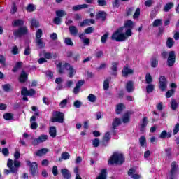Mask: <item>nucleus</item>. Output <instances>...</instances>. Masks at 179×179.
<instances>
[{"label": "nucleus", "instance_id": "aec40b11", "mask_svg": "<svg viewBox=\"0 0 179 179\" xmlns=\"http://www.w3.org/2000/svg\"><path fill=\"white\" fill-rule=\"evenodd\" d=\"M134 26H135V22H134L131 20H128L124 23V26L122 27H123L124 29H133Z\"/></svg>", "mask_w": 179, "mask_h": 179}, {"label": "nucleus", "instance_id": "680f3d73", "mask_svg": "<svg viewBox=\"0 0 179 179\" xmlns=\"http://www.w3.org/2000/svg\"><path fill=\"white\" fill-rule=\"evenodd\" d=\"M73 106L76 108H80V107H82V103L79 100H76V101H74L73 103Z\"/></svg>", "mask_w": 179, "mask_h": 179}, {"label": "nucleus", "instance_id": "e2e57ef3", "mask_svg": "<svg viewBox=\"0 0 179 179\" xmlns=\"http://www.w3.org/2000/svg\"><path fill=\"white\" fill-rule=\"evenodd\" d=\"M99 6H107V1L106 0H98Z\"/></svg>", "mask_w": 179, "mask_h": 179}, {"label": "nucleus", "instance_id": "bf43d9fd", "mask_svg": "<svg viewBox=\"0 0 179 179\" xmlns=\"http://www.w3.org/2000/svg\"><path fill=\"white\" fill-rule=\"evenodd\" d=\"M31 54V49L30 48V46H27L25 48L24 55L26 56H29Z\"/></svg>", "mask_w": 179, "mask_h": 179}, {"label": "nucleus", "instance_id": "20e7f679", "mask_svg": "<svg viewBox=\"0 0 179 179\" xmlns=\"http://www.w3.org/2000/svg\"><path fill=\"white\" fill-rule=\"evenodd\" d=\"M51 118L52 122H59V124H64V113L59 111H54Z\"/></svg>", "mask_w": 179, "mask_h": 179}, {"label": "nucleus", "instance_id": "72a5a7b5", "mask_svg": "<svg viewBox=\"0 0 179 179\" xmlns=\"http://www.w3.org/2000/svg\"><path fill=\"white\" fill-rule=\"evenodd\" d=\"M48 149H47V148H42L41 150H38L36 152V155L37 156H43V155H45L46 153H48Z\"/></svg>", "mask_w": 179, "mask_h": 179}, {"label": "nucleus", "instance_id": "c756f323", "mask_svg": "<svg viewBox=\"0 0 179 179\" xmlns=\"http://www.w3.org/2000/svg\"><path fill=\"white\" fill-rule=\"evenodd\" d=\"M111 81V77L107 78L104 82H103V90H108V88L110 87V82Z\"/></svg>", "mask_w": 179, "mask_h": 179}, {"label": "nucleus", "instance_id": "473e14b6", "mask_svg": "<svg viewBox=\"0 0 179 179\" xmlns=\"http://www.w3.org/2000/svg\"><path fill=\"white\" fill-rule=\"evenodd\" d=\"M150 64L152 68H157V65H159V60H157L156 57H152L150 60Z\"/></svg>", "mask_w": 179, "mask_h": 179}, {"label": "nucleus", "instance_id": "b1692460", "mask_svg": "<svg viewBox=\"0 0 179 179\" xmlns=\"http://www.w3.org/2000/svg\"><path fill=\"white\" fill-rule=\"evenodd\" d=\"M170 106H171V110H173V111H176V110L178 108V103H177V100L174 99H171L170 102Z\"/></svg>", "mask_w": 179, "mask_h": 179}, {"label": "nucleus", "instance_id": "7c9ffc66", "mask_svg": "<svg viewBox=\"0 0 179 179\" xmlns=\"http://www.w3.org/2000/svg\"><path fill=\"white\" fill-rule=\"evenodd\" d=\"M49 134L52 138H55V136H57V128L54 126L51 127L49 130Z\"/></svg>", "mask_w": 179, "mask_h": 179}, {"label": "nucleus", "instance_id": "c85d7f7f", "mask_svg": "<svg viewBox=\"0 0 179 179\" xmlns=\"http://www.w3.org/2000/svg\"><path fill=\"white\" fill-rule=\"evenodd\" d=\"M118 62H112L111 71H113L112 75H117V71H118Z\"/></svg>", "mask_w": 179, "mask_h": 179}, {"label": "nucleus", "instance_id": "052dcab7", "mask_svg": "<svg viewBox=\"0 0 179 179\" xmlns=\"http://www.w3.org/2000/svg\"><path fill=\"white\" fill-rule=\"evenodd\" d=\"M22 96H29V90L27 87H24L21 91Z\"/></svg>", "mask_w": 179, "mask_h": 179}, {"label": "nucleus", "instance_id": "69168bd1", "mask_svg": "<svg viewBox=\"0 0 179 179\" xmlns=\"http://www.w3.org/2000/svg\"><path fill=\"white\" fill-rule=\"evenodd\" d=\"M160 24H162V20L160 19H157L153 22L154 27H157L158 26H160Z\"/></svg>", "mask_w": 179, "mask_h": 179}, {"label": "nucleus", "instance_id": "6e6552de", "mask_svg": "<svg viewBox=\"0 0 179 179\" xmlns=\"http://www.w3.org/2000/svg\"><path fill=\"white\" fill-rule=\"evenodd\" d=\"M64 68L66 71H69V78H73L75 76V74L76 73V70L73 69V66H72L69 63H66L64 64Z\"/></svg>", "mask_w": 179, "mask_h": 179}, {"label": "nucleus", "instance_id": "f257e3e1", "mask_svg": "<svg viewBox=\"0 0 179 179\" xmlns=\"http://www.w3.org/2000/svg\"><path fill=\"white\" fill-rule=\"evenodd\" d=\"M124 31V27H120L116 31H115L111 36V40L121 43L127 40L125 37V34L122 33Z\"/></svg>", "mask_w": 179, "mask_h": 179}, {"label": "nucleus", "instance_id": "6ab92c4d", "mask_svg": "<svg viewBox=\"0 0 179 179\" xmlns=\"http://www.w3.org/2000/svg\"><path fill=\"white\" fill-rule=\"evenodd\" d=\"M69 33H70V34H71V36H78V33H79V30L78 29V28L73 25L70 26L69 28Z\"/></svg>", "mask_w": 179, "mask_h": 179}, {"label": "nucleus", "instance_id": "412c9836", "mask_svg": "<svg viewBox=\"0 0 179 179\" xmlns=\"http://www.w3.org/2000/svg\"><path fill=\"white\" fill-rule=\"evenodd\" d=\"M37 47L40 50H43L44 47H45V43H44V41H43V38H36L35 40Z\"/></svg>", "mask_w": 179, "mask_h": 179}, {"label": "nucleus", "instance_id": "ddd939ff", "mask_svg": "<svg viewBox=\"0 0 179 179\" xmlns=\"http://www.w3.org/2000/svg\"><path fill=\"white\" fill-rule=\"evenodd\" d=\"M87 8H89V5L87 4H80L73 6L72 10L73 12H78L82 10V9H87Z\"/></svg>", "mask_w": 179, "mask_h": 179}, {"label": "nucleus", "instance_id": "8fccbe9b", "mask_svg": "<svg viewBox=\"0 0 179 179\" xmlns=\"http://www.w3.org/2000/svg\"><path fill=\"white\" fill-rule=\"evenodd\" d=\"M0 64L5 66L6 65V58L3 55H0Z\"/></svg>", "mask_w": 179, "mask_h": 179}, {"label": "nucleus", "instance_id": "7ed1b4c3", "mask_svg": "<svg viewBox=\"0 0 179 179\" xmlns=\"http://www.w3.org/2000/svg\"><path fill=\"white\" fill-rule=\"evenodd\" d=\"M178 170V165H177V162L173 161L171 163V170L167 176L168 179H176L177 178V171Z\"/></svg>", "mask_w": 179, "mask_h": 179}, {"label": "nucleus", "instance_id": "864d4df0", "mask_svg": "<svg viewBox=\"0 0 179 179\" xmlns=\"http://www.w3.org/2000/svg\"><path fill=\"white\" fill-rule=\"evenodd\" d=\"M16 12H17V7H16V3H13L10 13H12V15H15Z\"/></svg>", "mask_w": 179, "mask_h": 179}, {"label": "nucleus", "instance_id": "c9c22d12", "mask_svg": "<svg viewBox=\"0 0 179 179\" xmlns=\"http://www.w3.org/2000/svg\"><path fill=\"white\" fill-rule=\"evenodd\" d=\"M87 100L90 103H96V101L97 100V96H96V95H94L93 94H90L87 96Z\"/></svg>", "mask_w": 179, "mask_h": 179}, {"label": "nucleus", "instance_id": "4d7b16f0", "mask_svg": "<svg viewBox=\"0 0 179 179\" xmlns=\"http://www.w3.org/2000/svg\"><path fill=\"white\" fill-rule=\"evenodd\" d=\"M27 12H34L36 7L33 4H29L27 7Z\"/></svg>", "mask_w": 179, "mask_h": 179}, {"label": "nucleus", "instance_id": "0e129e2a", "mask_svg": "<svg viewBox=\"0 0 179 179\" xmlns=\"http://www.w3.org/2000/svg\"><path fill=\"white\" fill-rule=\"evenodd\" d=\"M93 31H94V28L92 27H90L85 29V33L86 34H90L91 33H93Z\"/></svg>", "mask_w": 179, "mask_h": 179}, {"label": "nucleus", "instance_id": "5701e85b", "mask_svg": "<svg viewBox=\"0 0 179 179\" xmlns=\"http://www.w3.org/2000/svg\"><path fill=\"white\" fill-rule=\"evenodd\" d=\"M106 17H107V13L104 11H99L96 15V19H101L103 21L106 20Z\"/></svg>", "mask_w": 179, "mask_h": 179}, {"label": "nucleus", "instance_id": "3c124183", "mask_svg": "<svg viewBox=\"0 0 179 179\" xmlns=\"http://www.w3.org/2000/svg\"><path fill=\"white\" fill-rule=\"evenodd\" d=\"M61 157L63 160H68L71 157V155L68 152H64L62 153Z\"/></svg>", "mask_w": 179, "mask_h": 179}, {"label": "nucleus", "instance_id": "f8f14e48", "mask_svg": "<svg viewBox=\"0 0 179 179\" xmlns=\"http://www.w3.org/2000/svg\"><path fill=\"white\" fill-rule=\"evenodd\" d=\"M61 173L64 179L72 178V174L71 173V171H69V170H68L67 169H61Z\"/></svg>", "mask_w": 179, "mask_h": 179}, {"label": "nucleus", "instance_id": "603ef678", "mask_svg": "<svg viewBox=\"0 0 179 179\" xmlns=\"http://www.w3.org/2000/svg\"><path fill=\"white\" fill-rule=\"evenodd\" d=\"M109 34L106 32L103 36H101V43H104L107 42V39L108 38Z\"/></svg>", "mask_w": 179, "mask_h": 179}, {"label": "nucleus", "instance_id": "f704fd0d", "mask_svg": "<svg viewBox=\"0 0 179 179\" xmlns=\"http://www.w3.org/2000/svg\"><path fill=\"white\" fill-rule=\"evenodd\" d=\"M152 82H153L152 75H150L149 73H147L145 75V83H147V85H150Z\"/></svg>", "mask_w": 179, "mask_h": 179}, {"label": "nucleus", "instance_id": "338daca9", "mask_svg": "<svg viewBox=\"0 0 179 179\" xmlns=\"http://www.w3.org/2000/svg\"><path fill=\"white\" fill-rule=\"evenodd\" d=\"M53 22L55 24L59 25L61 24V18L58 16L54 18Z\"/></svg>", "mask_w": 179, "mask_h": 179}, {"label": "nucleus", "instance_id": "37998d69", "mask_svg": "<svg viewBox=\"0 0 179 179\" xmlns=\"http://www.w3.org/2000/svg\"><path fill=\"white\" fill-rule=\"evenodd\" d=\"M140 145L142 148H145V145H146V137L145 136H142L139 138Z\"/></svg>", "mask_w": 179, "mask_h": 179}, {"label": "nucleus", "instance_id": "ea45409f", "mask_svg": "<svg viewBox=\"0 0 179 179\" xmlns=\"http://www.w3.org/2000/svg\"><path fill=\"white\" fill-rule=\"evenodd\" d=\"M64 44H66V45H69V47H73V42L71 38H65Z\"/></svg>", "mask_w": 179, "mask_h": 179}, {"label": "nucleus", "instance_id": "4468645a", "mask_svg": "<svg viewBox=\"0 0 179 179\" xmlns=\"http://www.w3.org/2000/svg\"><path fill=\"white\" fill-rule=\"evenodd\" d=\"M37 169H38L37 162H32L31 164L30 165V172L31 176H33L34 177L37 174Z\"/></svg>", "mask_w": 179, "mask_h": 179}, {"label": "nucleus", "instance_id": "1a4fd4ad", "mask_svg": "<svg viewBox=\"0 0 179 179\" xmlns=\"http://www.w3.org/2000/svg\"><path fill=\"white\" fill-rule=\"evenodd\" d=\"M13 34L15 37H22V36L27 34V28L25 27H20L19 29L13 32Z\"/></svg>", "mask_w": 179, "mask_h": 179}, {"label": "nucleus", "instance_id": "f3484780", "mask_svg": "<svg viewBox=\"0 0 179 179\" xmlns=\"http://www.w3.org/2000/svg\"><path fill=\"white\" fill-rule=\"evenodd\" d=\"M134 73V70L128 68V67H124L122 71V75L124 78H127L128 75H132Z\"/></svg>", "mask_w": 179, "mask_h": 179}, {"label": "nucleus", "instance_id": "a18cd8bd", "mask_svg": "<svg viewBox=\"0 0 179 179\" xmlns=\"http://www.w3.org/2000/svg\"><path fill=\"white\" fill-rule=\"evenodd\" d=\"M122 110H124V103H119L117 106L116 114H120L121 111H122Z\"/></svg>", "mask_w": 179, "mask_h": 179}, {"label": "nucleus", "instance_id": "4c0bfd02", "mask_svg": "<svg viewBox=\"0 0 179 179\" xmlns=\"http://www.w3.org/2000/svg\"><path fill=\"white\" fill-rule=\"evenodd\" d=\"M173 6H174V3L172 2L166 3L164 7V12H169V10H170Z\"/></svg>", "mask_w": 179, "mask_h": 179}, {"label": "nucleus", "instance_id": "a878e982", "mask_svg": "<svg viewBox=\"0 0 179 179\" xmlns=\"http://www.w3.org/2000/svg\"><path fill=\"white\" fill-rule=\"evenodd\" d=\"M134 82L129 81L126 85V90L128 93H132L134 92Z\"/></svg>", "mask_w": 179, "mask_h": 179}, {"label": "nucleus", "instance_id": "cd10ccee", "mask_svg": "<svg viewBox=\"0 0 179 179\" xmlns=\"http://www.w3.org/2000/svg\"><path fill=\"white\" fill-rule=\"evenodd\" d=\"M119 125H121V120H120L118 117H115L112 122L113 129H115V128H117V127Z\"/></svg>", "mask_w": 179, "mask_h": 179}, {"label": "nucleus", "instance_id": "39448f33", "mask_svg": "<svg viewBox=\"0 0 179 179\" xmlns=\"http://www.w3.org/2000/svg\"><path fill=\"white\" fill-rule=\"evenodd\" d=\"M7 167H8L10 170L4 169V174H6V176H8V174H10V173H12L13 174L17 173V169L13 167V160H12L10 158H9L7 161Z\"/></svg>", "mask_w": 179, "mask_h": 179}, {"label": "nucleus", "instance_id": "dca6fc26", "mask_svg": "<svg viewBox=\"0 0 179 179\" xmlns=\"http://www.w3.org/2000/svg\"><path fill=\"white\" fill-rule=\"evenodd\" d=\"M136 171L135 170V169L134 168L130 169L128 171V176H131V178H134V179H140L141 175L135 173Z\"/></svg>", "mask_w": 179, "mask_h": 179}, {"label": "nucleus", "instance_id": "f03ea898", "mask_svg": "<svg viewBox=\"0 0 179 179\" xmlns=\"http://www.w3.org/2000/svg\"><path fill=\"white\" fill-rule=\"evenodd\" d=\"M124 155L117 152H115L108 161V164H122L124 162Z\"/></svg>", "mask_w": 179, "mask_h": 179}, {"label": "nucleus", "instance_id": "9d476101", "mask_svg": "<svg viewBox=\"0 0 179 179\" xmlns=\"http://www.w3.org/2000/svg\"><path fill=\"white\" fill-rule=\"evenodd\" d=\"M159 89H161L162 92L167 90V80L164 76L159 78Z\"/></svg>", "mask_w": 179, "mask_h": 179}, {"label": "nucleus", "instance_id": "a19ab883", "mask_svg": "<svg viewBox=\"0 0 179 179\" xmlns=\"http://www.w3.org/2000/svg\"><path fill=\"white\" fill-rule=\"evenodd\" d=\"M2 88L3 89L4 92H12L13 90L12 85L10 84H5L2 86Z\"/></svg>", "mask_w": 179, "mask_h": 179}, {"label": "nucleus", "instance_id": "4be33fe9", "mask_svg": "<svg viewBox=\"0 0 179 179\" xmlns=\"http://www.w3.org/2000/svg\"><path fill=\"white\" fill-rule=\"evenodd\" d=\"M148 125V117H145L143 118L142 123L141 124L140 131L141 132H145V129Z\"/></svg>", "mask_w": 179, "mask_h": 179}, {"label": "nucleus", "instance_id": "49530a36", "mask_svg": "<svg viewBox=\"0 0 179 179\" xmlns=\"http://www.w3.org/2000/svg\"><path fill=\"white\" fill-rule=\"evenodd\" d=\"M3 118L4 120H6V121H9L10 120H13V115L11 113H5L3 115Z\"/></svg>", "mask_w": 179, "mask_h": 179}, {"label": "nucleus", "instance_id": "58836bf2", "mask_svg": "<svg viewBox=\"0 0 179 179\" xmlns=\"http://www.w3.org/2000/svg\"><path fill=\"white\" fill-rule=\"evenodd\" d=\"M111 139V136L110 135V132H106L104 135L103 139V143H107L108 141Z\"/></svg>", "mask_w": 179, "mask_h": 179}, {"label": "nucleus", "instance_id": "9b49d317", "mask_svg": "<svg viewBox=\"0 0 179 179\" xmlns=\"http://www.w3.org/2000/svg\"><path fill=\"white\" fill-rule=\"evenodd\" d=\"M95 20L94 19H85L83 22H80V27H85L86 26H90V24H94Z\"/></svg>", "mask_w": 179, "mask_h": 179}, {"label": "nucleus", "instance_id": "774afa93", "mask_svg": "<svg viewBox=\"0 0 179 179\" xmlns=\"http://www.w3.org/2000/svg\"><path fill=\"white\" fill-rule=\"evenodd\" d=\"M2 154L3 155V156H9V149L6 148H3L1 150Z\"/></svg>", "mask_w": 179, "mask_h": 179}, {"label": "nucleus", "instance_id": "a211bd4d", "mask_svg": "<svg viewBox=\"0 0 179 179\" xmlns=\"http://www.w3.org/2000/svg\"><path fill=\"white\" fill-rule=\"evenodd\" d=\"M131 114H133V113L131 111H127L124 114L123 118H122V122H124V124H127L129 122V118H131Z\"/></svg>", "mask_w": 179, "mask_h": 179}, {"label": "nucleus", "instance_id": "bb28decb", "mask_svg": "<svg viewBox=\"0 0 179 179\" xmlns=\"http://www.w3.org/2000/svg\"><path fill=\"white\" fill-rule=\"evenodd\" d=\"M24 24V21L23 20H15L12 22V25L13 27H17L19 26H23Z\"/></svg>", "mask_w": 179, "mask_h": 179}, {"label": "nucleus", "instance_id": "6e6d98bb", "mask_svg": "<svg viewBox=\"0 0 179 179\" xmlns=\"http://www.w3.org/2000/svg\"><path fill=\"white\" fill-rule=\"evenodd\" d=\"M31 27H38L40 26V24L38 23V21H36L35 19H33L31 21Z\"/></svg>", "mask_w": 179, "mask_h": 179}, {"label": "nucleus", "instance_id": "5fc2aeb1", "mask_svg": "<svg viewBox=\"0 0 179 179\" xmlns=\"http://www.w3.org/2000/svg\"><path fill=\"white\" fill-rule=\"evenodd\" d=\"M139 16H141V8H138L135 11L133 17L134 19H138Z\"/></svg>", "mask_w": 179, "mask_h": 179}, {"label": "nucleus", "instance_id": "13d9d810", "mask_svg": "<svg viewBox=\"0 0 179 179\" xmlns=\"http://www.w3.org/2000/svg\"><path fill=\"white\" fill-rule=\"evenodd\" d=\"M104 55V52L103 50H96L95 52V57L96 58H101Z\"/></svg>", "mask_w": 179, "mask_h": 179}, {"label": "nucleus", "instance_id": "2f4dec72", "mask_svg": "<svg viewBox=\"0 0 179 179\" xmlns=\"http://www.w3.org/2000/svg\"><path fill=\"white\" fill-rule=\"evenodd\" d=\"M56 16H57V17H64V16H66V11L64 10H57L55 12Z\"/></svg>", "mask_w": 179, "mask_h": 179}, {"label": "nucleus", "instance_id": "e433bc0d", "mask_svg": "<svg viewBox=\"0 0 179 179\" xmlns=\"http://www.w3.org/2000/svg\"><path fill=\"white\" fill-rule=\"evenodd\" d=\"M174 39L173 38H168L166 41V47L171 48L174 45Z\"/></svg>", "mask_w": 179, "mask_h": 179}, {"label": "nucleus", "instance_id": "c03bdc74", "mask_svg": "<svg viewBox=\"0 0 179 179\" xmlns=\"http://www.w3.org/2000/svg\"><path fill=\"white\" fill-rule=\"evenodd\" d=\"M147 93H152L155 90V85L153 84H148L146 86Z\"/></svg>", "mask_w": 179, "mask_h": 179}, {"label": "nucleus", "instance_id": "de8ad7c7", "mask_svg": "<svg viewBox=\"0 0 179 179\" xmlns=\"http://www.w3.org/2000/svg\"><path fill=\"white\" fill-rule=\"evenodd\" d=\"M68 104V99H64L59 103V107L60 108H65L66 107V105Z\"/></svg>", "mask_w": 179, "mask_h": 179}, {"label": "nucleus", "instance_id": "393cba45", "mask_svg": "<svg viewBox=\"0 0 179 179\" xmlns=\"http://www.w3.org/2000/svg\"><path fill=\"white\" fill-rule=\"evenodd\" d=\"M96 179H107V169H101Z\"/></svg>", "mask_w": 179, "mask_h": 179}, {"label": "nucleus", "instance_id": "79ce46f5", "mask_svg": "<svg viewBox=\"0 0 179 179\" xmlns=\"http://www.w3.org/2000/svg\"><path fill=\"white\" fill-rule=\"evenodd\" d=\"M13 166L14 169H17V173L19 170V167H20V162L17 159H14L13 162Z\"/></svg>", "mask_w": 179, "mask_h": 179}, {"label": "nucleus", "instance_id": "2eb2a0df", "mask_svg": "<svg viewBox=\"0 0 179 179\" xmlns=\"http://www.w3.org/2000/svg\"><path fill=\"white\" fill-rule=\"evenodd\" d=\"M29 79V75L26 73L24 71H22L19 77V81L20 83H24Z\"/></svg>", "mask_w": 179, "mask_h": 179}, {"label": "nucleus", "instance_id": "09e8293b", "mask_svg": "<svg viewBox=\"0 0 179 179\" xmlns=\"http://www.w3.org/2000/svg\"><path fill=\"white\" fill-rule=\"evenodd\" d=\"M127 29H125V34H124V36L126 37V40L127 38H128V37H131V36H132V29H127Z\"/></svg>", "mask_w": 179, "mask_h": 179}, {"label": "nucleus", "instance_id": "0eeeda50", "mask_svg": "<svg viewBox=\"0 0 179 179\" xmlns=\"http://www.w3.org/2000/svg\"><path fill=\"white\" fill-rule=\"evenodd\" d=\"M48 139V135H41L39 136L38 138L34 139L32 142V145L34 146H37V145H40V143L43 142H45Z\"/></svg>", "mask_w": 179, "mask_h": 179}, {"label": "nucleus", "instance_id": "423d86ee", "mask_svg": "<svg viewBox=\"0 0 179 179\" xmlns=\"http://www.w3.org/2000/svg\"><path fill=\"white\" fill-rule=\"evenodd\" d=\"M176 64V52L174 51H171L169 53L167 65L168 66H173Z\"/></svg>", "mask_w": 179, "mask_h": 179}]
</instances>
